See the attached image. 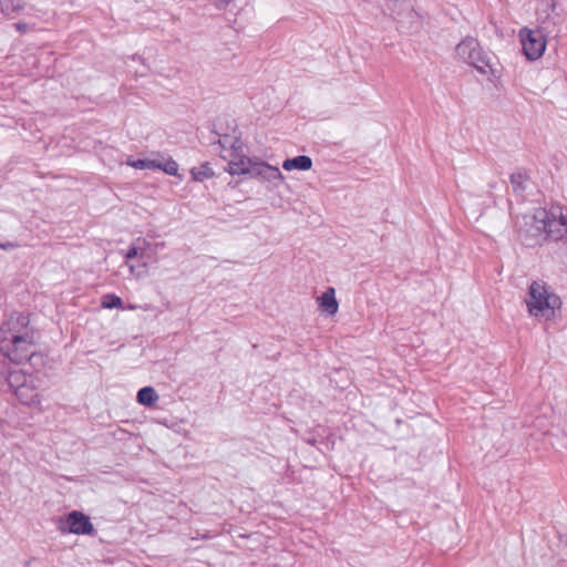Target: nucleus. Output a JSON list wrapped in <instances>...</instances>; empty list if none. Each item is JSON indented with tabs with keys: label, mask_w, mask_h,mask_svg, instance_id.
<instances>
[{
	"label": "nucleus",
	"mask_w": 567,
	"mask_h": 567,
	"mask_svg": "<svg viewBox=\"0 0 567 567\" xmlns=\"http://www.w3.org/2000/svg\"><path fill=\"white\" fill-rule=\"evenodd\" d=\"M0 351L16 363H21L35 354L27 316L14 313L1 326Z\"/></svg>",
	"instance_id": "f257e3e1"
},
{
	"label": "nucleus",
	"mask_w": 567,
	"mask_h": 567,
	"mask_svg": "<svg viewBox=\"0 0 567 567\" xmlns=\"http://www.w3.org/2000/svg\"><path fill=\"white\" fill-rule=\"evenodd\" d=\"M527 313L537 320H553L561 309V299L554 289L542 280L533 281L525 297Z\"/></svg>",
	"instance_id": "f03ea898"
},
{
	"label": "nucleus",
	"mask_w": 567,
	"mask_h": 567,
	"mask_svg": "<svg viewBox=\"0 0 567 567\" xmlns=\"http://www.w3.org/2000/svg\"><path fill=\"white\" fill-rule=\"evenodd\" d=\"M7 382L22 404L41 409L42 401L39 392L41 380L39 377L29 374L21 369H14L8 373Z\"/></svg>",
	"instance_id": "7ed1b4c3"
},
{
	"label": "nucleus",
	"mask_w": 567,
	"mask_h": 567,
	"mask_svg": "<svg viewBox=\"0 0 567 567\" xmlns=\"http://www.w3.org/2000/svg\"><path fill=\"white\" fill-rule=\"evenodd\" d=\"M532 227L538 234H546L554 239L563 238L566 219V209L560 206H551L549 209L536 208L529 216Z\"/></svg>",
	"instance_id": "20e7f679"
},
{
	"label": "nucleus",
	"mask_w": 567,
	"mask_h": 567,
	"mask_svg": "<svg viewBox=\"0 0 567 567\" xmlns=\"http://www.w3.org/2000/svg\"><path fill=\"white\" fill-rule=\"evenodd\" d=\"M155 255L154 246L145 238H136L124 252L125 265L134 278H143L147 275L150 265Z\"/></svg>",
	"instance_id": "39448f33"
},
{
	"label": "nucleus",
	"mask_w": 567,
	"mask_h": 567,
	"mask_svg": "<svg viewBox=\"0 0 567 567\" xmlns=\"http://www.w3.org/2000/svg\"><path fill=\"white\" fill-rule=\"evenodd\" d=\"M455 52L458 59L473 65L482 74L494 75L498 72V63L489 58L473 38H466L461 41Z\"/></svg>",
	"instance_id": "423d86ee"
},
{
	"label": "nucleus",
	"mask_w": 567,
	"mask_h": 567,
	"mask_svg": "<svg viewBox=\"0 0 567 567\" xmlns=\"http://www.w3.org/2000/svg\"><path fill=\"white\" fill-rule=\"evenodd\" d=\"M219 156L227 162L226 171L233 176L248 175L251 177L258 159L249 157L244 153V143L225 151H219Z\"/></svg>",
	"instance_id": "0eeeda50"
},
{
	"label": "nucleus",
	"mask_w": 567,
	"mask_h": 567,
	"mask_svg": "<svg viewBox=\"0 0 567 567\" xmlns=\"http://www.w3.org/2000/svg\"><path fill=\"white\" fill-rule=\"evenodd\" d=\"M523 52L527 60H539L546 50L547 38L540 29L523 28L518 33Z\"/></svg>",
	"instance_id": "6e6552de"
},
{
	"label": "nucleus",
	"mask_w": 567,
	"mask_h": 567,
	"mask_svg": "<svg viewBox=\"0 0 567 567\" xmlns=\"http://www.w3.org/2000/svg\"><path fill=\"white\" fill-rule=\"evenodd\" d=\"M56 527L61 534L92 535L94 533L90 517L79 511L61 516L56 522Z\"/></svg>",
	"instance_id": "1a4fd4ad"
},
{
	"label": "nucleus",
	"mask_w": 567,
	"mask_h": 567,
	"mask_svg": "<svg viewBox=\"0 0 567 567\" xmlns=\"http://www.w3.org/2000/svg\"><path fill=\"white\" fill-rule=\"evenodd\" d=\"M215 134L218 136L217 143L220 151L234 147L243 143L240 132L236 121L229 116H219L215 124Z\"/></svg>",
	"instance_id": "9d476101"
},
{
	"label": "nucleus",
	"mask_w": 567,
	"mask_h": 567,
	"mask_svg": "<svg viewBox=\"0 0 567 567\" xmlns=\"http://www.w3.org/2000/svg\"><path fill=\"white\" fill-rule=\"evenodd\" d=\"M251 177L259 178L261 182L271 184H279L285 181V176L277 166H272L259 158L255 164Z\"/></svg>",
	"instance_id": "9b49d317"
},
{
	"label": "nucleus",
	"mask_w": 567,
	"mask_h": 567,
	"mask_svg": "<svg viewBox=\"0 0 567 567\" xmlns=\"http://www.w3.org/2000/svg\"><path fill=\"white\" fill-rule=\"evenodd\" d=\"M317 303H318L319 311H321L328 316H334L339 309V303L336 298L334 288L330 287L326 291H323L317 298Z\"/></svg>",
	"instance_id": "f8f14e48"
},
{
	"label": "nucleus",
	"mask_w": 567,
	"mask_h": 567,
	"mask_svg": "<svg viewBox=\"0 0 567 567\" xmlns=\"http://www.w3.org/2000/svg\"><path fill=\"white\" fill-rule=\"evenodd\" d=\"M282 168L286 172H292V171H310L312 168V159L310 156L307 155H299L292 158H286L282 162Z\"/></svg>",
	"instance_id": "ddd939ff"
},
{
	"label": "nucleus",
	"mask_w": 567,
	"mask_h": 567,
	"mask_svg": "<svg viewBox=\"0 0 567 567\" xmlns=\"http://www.w3.org/2000/svg\"><path fill=\"white\" fill-rule=\"evenodd\" d=\"M158 401V394L152 386L142 388L137 392V402L142 405L152 406Z\"/></svg>",
	"instance_id": "4468645a"
},
{
	"label": "nucleus",
	"mask_w": 567,
	"mask_h": 567,
	"mask_svg": "<svg viewBox=\"0 0 567 567\" xmlns=\"http://www.w3.org/2000/svg\"><path fill=\"white\" fill-rule=\"evenodd\" d=\"M248 4L249 0H218L217 7L229 11L231 14H237Z\"/></svg>",
	"instance_id": "2eb2a0df"
},
{
	"label": "nucleus",
	"mask_w": 567,
	"mask_h": 567,
	"mask_svg": "<svg viewBox=\"0 0 567 567\" xmlns=\"http://www.w3.org/2000/svg\"><path fill=\"white\" fill-rule=\"evenodd\" d=\"M126 165L136 168V169H156L157 158H138L134 159L132 157L127 158Z\"/></svg>",
	"instance_id": "dca6fc26"
},
{
	"label": "nucleus",
	"mask_w": 567,
	"mask_h": 567,
	"mask_svg": "<svg viewBox=\"0 0 567 567\" xmlns=\"http://www.w3.org/2000/svg\"><path fill=\"white\" fill-rule=\"evenodd\" d=\"M190 174L196 182H204L212 177L213 171L210 168L209 163H204L199 167H194L190 171Z\"/></svg>",
	"instance_id": "f3484780"
},
{
	"label": "nucleus",
	"mask_w": 567,
	"mask_h": 567,
	"mask_svg": "<svg viewBox=\"0 0 567 567\" xmlns=\"http://www.w3.org/2000/svg\"><path fill=\"white\" fill-rule=\"evenodd\" d=\"M157 165L158 167L156 169H161L168 175L177 176L178 174V164L171 157L164 161L157 158Z\"/></svg>",
	"instance_id": "a211bd4d"
},
{
	"label": "nucleus",
	"mask_w": 567,
	"mask_h": 567,
	"mask_svg": "<svg viewBox=\"0 0 567 567\" xmlns=\"http://www.w3.org/2000/svg\"><path fill=\"white\" fill-rule=\"evenodd\" d=\"M0 4H1V11L7 16H10L13 12L20 11L24 7L23 2L20 0H1Z\"/></svg>",
	"instance_id": "6ab92c4d"
},
{
	"label": "nucleus",
	"mask_w": 567,
	"mask_h": 567,
	"mask_svg": "<svg viewBox=\"0 0 567 567\" xmlns=\"http://www.w3.org/2000/svg\"><path fill=\"white\" fill-rule=\"evenodd\" d=\"M102 307L105 309L122 308L123 301L120 297L113 293L105 295L102 298Z\"/></svg>",
	"instance_id": "aec40b11"
},
{
	"label": "nucleus",
	"mask_w": 567,
	"mask_h": 567,
	"mask_svg": "<svg viewBox=\"0 0 567 567\" xmlns=\"http://www.w3.org/2000/svg\"><path fill=\"white\" fill-rule=\"evenodd\" d=\"M17 247H18V245L12 241L0 243V249H3V250H12Z\"/></svg>",
	"instance_id": "412c9836"
},
{
	"label": "nucleus",
	"mask_w": 567,
	"mask_h": 567,
	"mask_svg": "<svg viewBox=\"0 0 567 567\" xmlns=\"http://www.w3.org/2000/svg\"><path fill=\"white\" fill-rule=\"evenodd\" d=\"M140 308H142V307H141V306H138V305H128V306L126 307V309H128V310H136V309H140Z\"/></svg>",
	"instance_id": "4be33fe9"
},
{
	"label": "nucleus",
	"mask_w": 567,
	"mask_h": 567,
	"mask_svg": "<svg viewBox=\"0 0 567 567\" xmlns=\"http://www.w3.org/2000/svg\"><path fill=\"white\" fill-rule=\"evenodd\" d=\"M564 229H565V230H563V237H564V236H567V209H566V219H565Z\"/></svg>",
	"instance_id": "5701e85b"
},
{
	"label": "nucleus",
	"mask_w": 567,
	"mask_h": 567,
	"mask_svg": "<svg viewBox=\"0 0 567 567\" xmlns=\"http://www.w3.org/2000/svg\"><path fill=\"white\" fill-rule=\"evenodd\" d=\"M515 181H516V177H515V176H512L511 182H512V184H513V185L515 184Z\"/></svg>",
	"instance_id": "b1692460"
},
{
	"label": "nucleus",
	"mask_w": 567,
	"mask_h": 567,
	"mask_svg": "<svg viewBox=\"0 0 567 567\" xmlns=\"http://www.w3.org/2000/svg\"><path fill=\"white\" fill-rule=\"evenodd\" d=\"M18 29H19V30H22V29H23V25L18 24Z\"/></svg>",
	"instance_id": "393cba45"
}]
</instances>
